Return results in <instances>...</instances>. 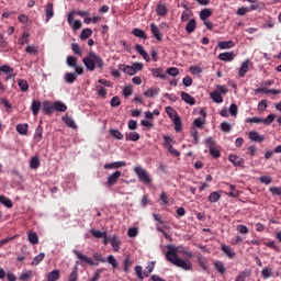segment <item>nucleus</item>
Instances as JSON below:
<instances>
[{
    "label": "nucleus",
    "mask_w": 281,
    "mask_h": 281,
    "mask_svg": "<svg viewBox=\"0 0 281 281\" xmlns=\"http://www.w3.org/2000/svg\"><path fill=\"white\" fill-rule=\"evenodd\" d=\"M210 16H212V9H203L200 12L201 21H207V19H210Z\"/></svg>",
    "instance_id": "nucleus-38"
},
{
    "label": "nucleus",
    "mask_w": 281,
    "mask_h": 281,
    "mask_svg": "<svg viewBox=\"0 0 281 281\" xmlns=\"http://www.w3.org/2000/svg\"><path fill=\"white\" fill-rule=\"evenodd\" d=\"M198 265L201 267L202 271H210L207 258H205L204 256H198Z\"/></svg>",
    "instance_id": "nucleus-16"
},
{
    "label": "nucleus",
    "mask_w": 281,
    "mask_h": 281,
    "mask_svg": "<svg viewBox=\"0 0 281 281\" xmlns=\"http://www.w3.org/2000/svg\"><path fill=\"white\" fill-rule=\"evenodd\" d=\"M58 280H60V270L56 269L50 271L47 274V281H58Z\"/></svg>",
    "instance_id": "nucleus-25"
},
{
    "label": "nucleus",
    "mask_w": 281,
    "mask_h": 281,
    "mask_svg": "<svg viewBox=\"0 0 281 281\" xmlns=\"http://www.w3.org/2000/svg\"><path fill=\"white\" fill-rule=\"evenodd\" d=\"M237 232L239 234H249V228L246 225L239 224L237 225Z\"/></svg>",
    "instance_id": "nucleus-62"
},
{
    "label": "nucleus",
    "mask_w": 281,
    "mask_h": 281,
    "mask_svg": "<svg viewBox=\"0 0 281 281\" xmlns=\"http://www.w3.org/2000/svg\"><path fill=\"white\" fill-rule=\"evenodd\" d=\"M157 16L166 18L168 16V4L166 2H158L156 5Z\"/></svg>",
    "instance_id": "nucleus-6"
},
{
    "label": "nucleus",
    "mask_w": 281,
    "mask_h": 281,
    "mask_svg": "<svg viewBox=\"0 0 281 281\" xmlns=\"http://www.w3.org/2000/svg\"><path fill=\"white\" fill-rule=\"evenodd\" d=\"M16 132L20 135H27V124H18L16 125Z\"/></svg>",
    "instance_id": "nucleus-44"
},
{
    "label": "nucleus",
    "mask_w": 281,
    "mask_h": 281,
    "mask_svg": "<svg viewBox=\"0 0 281 281\" xmlns=\"http://www.w3.org/2000/svg\"><path fill=\"white\" fill-rule=\"evenodd\" d=\"M78 78V75L76 72H67L65 75L66 82H69V85L76 82V79Z\"/></svg>",
    "instance_id": "nucleus-39"
},
{
    "label": "nucleus",
    "mask_w": 281,
    "mask_h": 281,
    "mask_svg": "<svg viewBox=\"0 0 281 281\" xmlns=\"http://www.w3.org/2000/svg\"><path fill=\"white\" fill-rule=\"evenodd\" d=\"M26 54H32L33 56H38V46L36 45H29L25 48Z\"/></svg>",
    "instance_id": "nucleus-40"
},
{
    "label": "nucleus",
    "mask_w": 281,
    "mask_h": 281,
    "mask_svg": "<svg viewBox=\"0 0 281 281\" xmlns=\"http://www.w3.org/2000/svg\"><path fill=\"white\" fill-rule=\"evenodd\" d=\"M91 34H93L91 29H83L80 34L81 41H87V38H90Z\"/></svg>",
    "instance_id": "nucleus-41"
},
{
    "label": "nucleus",
    "mask_w": 281,
    "mask_h": 281,
    "mask_svg": "<svg viewBox=\"0 0 281 281\" xmlns=\"http://www.w3.org/2000/svg\"><path fill=\"white\" fill-rule=\"evenodd\" d=\"M234 42L233 41H223V42H220L217 44V46L220 47V49H232V47H234Z\"/></svg>",
    "instance_id": "nucleus-37"
},
{
    "label": "nucleus",
    "mask_w": 281,
    "mask_h": 281,
    "mask_svg": "<svg viewBox=\"0 0 281 281\" xmlns=\"http://www.w3.org/2000/svg\"><path fill=\"white\" fill-rule=\"evenodd\" d=\"M165 74L166 75L168 74L169 76H172L173 78H177V76H179V68H177V67L168 68Z\"/></svg>",
    "instance_id": "nucleus-50"
},
{
    "label": "nucleus",
    "mask_w": 281,
    "mask_h": 281,
    "mask_svg": "<svg viewBox=\"0 0 281 281\" xmlns=\"http://www.w3.org/2000/svg\"><path fill=\"white\" fill-rule=\"evenodd\" d=\"M120 71H123L124 74H127V76H135V68L133 66H126L124 64L119 65Z\"/></svg>",
    "instance_id": "nucleus-21"
},
{
    "label": "nucleus",
    "mask_w": 281,
    "mask_h": 281,
    "mask_svg": "<svg viewBox=\"0 0 281 281\" xmlns=\"http://www.w3.org/2000/svg\"><path fill=\"white\" fill-rule=\"evenodd\" d=\"M67 65L68 67H77L78 66V59L74 56H68L67 57Z\"/></svg>",
    "instance_id": "nucleus-51"
},
{
    "label": "nucleus",
    "mask_w": 281,
    "mask_h": 281,
    "mask_svg": "<svg viewBox=\"0 0 281 281\" xmlns=\"http://www.w3.org/2000/svg\"><path fill=\"white\" fill-rule=\"evenodd\" d=\"M108 262L109 265H112L114 269H117V259H115V256H108Z\"/></svg>",
    "instance_id": "nucleus-59"
},
{
    "label": "nucleus",
    "mask_w": 281,
    "mask_h": 281,
    "mask_svg": "<svg viewBox=\"0 0 281 281\" xmlns=\"http://www.w3.org/2000/svg\"><path fill=\"white\" fill-rule=\"evenodd\" d=\"M221 249L231 260H234V258H236V252L232 249V247L222 244Z\"/></svg>",
    "instance_id": "nucleus-12"
},
{
    "label": "nucleus",
    "mask_w": 281,
    "mask_h": 281,
    "mask_svg": "<svg viewBox=\"0 0 281 281\" xmlns=\"http://www.w3.org/2000/svg\"><path fill=\"white\" fill-rule=\"evenodd\" d=\"M150 32L154 36V38H156V41H164V35L161 34V31L159 30V26H157V24L151 23L150 24Z\"/></svg>",
    "instance_id": "nucleus-7"
},
{
    "label": "nucleus",
    "mask_w": 281,
    "mask_h": 281,
    "mask_svg": "<svg viewBox=\"0 0 281 281\" xmlns=\"http://www.w3.org/2000/svg\"><path fill=\"white\" fill-rule=\"evenodd\" d=\"M82 63L88 71H95V67L100 71L104 69V59L93 50H90L88 56L83 57Z\"/></svg>",
    "instance_id": "nucleus-2"
},
{
    "label": "nucleus",
    "mask_w": 281,
    "mask_h": 281,
    "mask_svg": "<svg viewBox=\"0 0 281 281\" xmlns=\"http://www.w3.org/2000/svg\"><path fill=\"white\" fill-rule=\"evenodd\" d=\"M19 45H30V33H23L18 40Z\"/></svg>",
    "instance_id": "nucleus-36"
},
{
    "label": "nucleus",
    "mask_w": 281,
    "mask_h": 281,
    "mask_svg": "<svg viewBox=\"0 0 281 281\" xmlns=\"http://www.w3.org/2000/svg\"><path fill=\"white\" fill-rule=\"evenodd\" d=\"M221 131H223V133H232V124L227 122L221 123Z\"/></svg>",
    "instance_id": "nucleus-53"
},
{
    "label": "nucleus",
    "mask_w": 281,
    "mask_h": 281,
    "mask_svg": "<svg viewBox=\"0 0 281 281\" xmlns=\"http://www.w3.org/2000/svg\"><path fill=\"white\" fill-rule=\"evenodd\" d=\"M213 266L214 269L221 273V276H225V273H227V268H225V263H223V261H214Z\"/></svg>",
    "instance_id": "nucleus-18"
},
{
    "label": "nucleus",
    "mask_w": 281,
    "mask_h": 281,
    "mask_svg": "<svg viewBox=\"0 0 281 281\" xmlns=\"http://www.w3.org/2000/svg\"><path fill=\"white\" fill-rule=\"evenodd\" d=\"M74 254L81 262H86V265H90V267H98V261L93 260L91 257H87L78 250H74Z\"/></svg>",
    "instance_id": "nucleus-4"
},
{
    "label": "nucleus",
    "mask_w": 281,
    "mask_h": 281,
    "mask_svg": "<svg viewBox=\"0 0 281 281\" xmlns=\"http://www.w3.org/2000/svg\"><path fill=\"white\" fill-rule=\"evenodd\" d=\"M0 203H2L4 207H9V209L14 207V203L12 202V200H10V198L5 195H0Z\"/></svg>",
    "instance_id": "nucleus-32"
},
{
    "label": "nucleus",
    "mask_w": 281,
    "mask_h": 281,
    "mask_svg": "<svg viewBox=\"0 0 281 281\" xmlns=\"http://www.w3.org/2000/svg\"><path fill=\"white\" fill-rule=\"evenodd\" d=\"M249 65H251V60L249 59H246L240 68H239V71H238V76L239 78H245V76L247 75V72L249 71Z\"/></svg>",
    "instance_id": "nucleus-8"
},
{
    "label": "nucleus",
    "mask_w": 281,
    "mask_h": 281,
    "mask_svg": "<svg viewBox=\"0 0 281 281\" xmlns=\"http://www.w3.org/2000/svg\"><path fill=\"white\" fill-rule=\"evenodd\" d=\"M151 76L153 78H159L160 80H166V72L161 67L151 69Z\"/></svg>",
    "instance_id": "nucleus-13"
},
{
    "label": "nucleus",
    "mask_w": 281,
    "mask_h": 281,
    "mask_svg": "<svg viewBox=\"0 0 281 281\" xmlns=\"http://www.w3.org/2000/svg\"><path fill=\"white\" fill-rule=\"evenodd\" d=\"M160 91H161V89H159V88H150L144 92V95L146 98H155V95H159Z\"/></svg>",
    "instance_id": "nucleus-31"
},
{
    "label": "nucleus",
    "mask_w": 281,
    "mask_h": 281,
    "mask_svg": "<svg viewBox=\"0 0 281 281\" xmlns=\"http://www.w3.org/2000/svg\"><path fill=\"white\" fill-rule=\"evenodd\" d=\"M30 278H32V270H29L20 276V280L22 281H27Z\"/></svg>",
    "instance_id": "nucleus-63"
},
{
    "label": "nucleus",
    "mask_w": 281,
    "mask_h": 281,
    "mask_svg": "<svg viewBox=\"0 0 281 281\" xmlns=\"http://www.w3.org/2000/svg\"><path fill=\"white\" fill-rule=\"evenodd\" d=\"M19 88L21 89V91H27L30 89V85L27 83V81L25 79H20L18 81Z\"/></svg>",
    "instance_id": "nucleus-46"
},
{
    "label": "nucleus",
    "mask_w": 281,
    "mask_h": 281,
    "mask_svg": "<svg viewBox=\"0 0 281 281\" xmlns=\"http://www.w3.org/2000/svg\"><path fill=\"white\" fill-rule=\"evenodd\" d=\"M194 30H196V20L195 19H191L186 26V32L188 34H192L194 32Z\"/></svg>",
    "instance_id": "nucleus-28"
},
{
    "label": "nucleus",
    "mask_w": 281,
    "mask_h": 281,
    "mask_svg": "<svg viewBox=\"0 0 281 281\" xmlns=\"http://www.w3.org/2000/svg\"><path fill=\"white\" fill-rule=\"evenodd\" d=\"M63 122L68 125L69 128H78V125H76V121H74V117L69 115L63 116Z\"/></svg>",
    "instance_id": "nucleus-24"
},
{
    "label": "nucleus",
    "mask_w": 281,
    "mask_h": 281,
    "mask_svg": "<svg viewBox=\"0 0 281 281\" xmlns=\"http://www.w3.org/2000/svg\"><path fill=\"white\" fill-rule=\"evenodd\" d=\"M34 139H35V142H41V139H43V127L42 126H37V128L35 130Z\"/></svg>",
    "instance_id": "nucleus-45"
},
{
    "label": "nucleus",
    "mask_w": 281,
    "mask_h": 281,
    "mask_svg": "<svg viewBox=\"0 0 281 281\" xmlns=\"http://www.w3.org/2000/svg\"><path fill=\"white\" fill-rule=\"evenodd\" d=\"M209 153L211 156L214 157V159H218L221 157V150H218V148L216 147H211V149H209Z\"/></svg>",
    "instance_id": "nucleus-52"
},
{
    "label": "nucleus",
    "mask_w": 281,
    "mask_h": 281,
    "mask_svg": "<svg viewBox=\"0 0 281 281\" xmlns=\"http://www.w3.org/2000/svg\"><path fill=\"white\" fill-rule=\"evenodd\" d=\"M181 99L183 100V102H186L187 104H190V106H194V104H196V99H194V97H192L190 93L188 92H181Z\"/></svg>",
    "instance_id": "nucleus-11"
},
{
    "label": "nucleus",
    "mask_w": 281,
    "mask_h": 281,
    "mask_svg": "<svg viewBox=\"0 0 281 281\" xmlns=\"http://www.w3.org/2000/svg\"><path fill=\"white\" fill-rule=\"evenodd\" d=\"M135 272H136L137 278H139L140 280H144V278H146V276H144V270H143L142 266H136Z\"/></svg>",
    "instance_id": "nucleus-57"
},
{
    "label": "nucleus",
    "mask_w": 281,
    "mask_h": 281,
    "mask_svg": "<svg viewBox=\"0 0 281 281\" xmlns=\"http://www.w3.org/2000/svg\"><path fill=\"white\" fill-rule=\"evenodd\" d=\"M0 71L2 72V74H5V76H7V80H10V79H12V78H14V76H16L15 74H14V68H12V67H10V66H1L0 67Z\"/></svg>",
    "instance_id": "nucleus-9"
},
{
    "label": "nucleus",
    "mask_w": 281,
    "mask_h": 281,
    "mask_svg": "<svg viewBox=\"0 0 281 281\" xmlns=\"http://www.w3.org/2000/svg\"><path fill=\"white\" fill-rule=\"evenodd\" d=\"M269 104L267 100H262L258 104V111H267Z\"/></svg>",
    "instance_id": "nucleus-61"
},
{
    "label": "nucleus",
    "mask_w": 281,
    "mask_h": 281,
    "mask_svg": "<svg viewBox=\"0 0 281 281\" xmlns=\"http://www.w3.org/2000/svg\"><path fill=\"white\" fill-rule=\"evenodd\" d=\"M274 120H276V114H269L266 119H261V124H266V126H269L273 124Z\"/></svg>",
    "instance_id": "nucleus-42"
},
{
    "label": "nucleus",
    "mask_w": 281,
    "mask_h": 281,
    "mask_svg": "<svg viewBox=\"0 0 281 281\" xmlns=\"http://www.w3.org/2000/svg\"><path fill=\"white\" fill-rule=\"evenodd\" d=\"M132 34L136 36V38H142L143 41H148V35H146V32L142 29H133Z\"/></svg>",
    "instance_id": "nucleus-20"
},
{
    "label": "nucleus",
    "mask_w": 281,
    "mask_h": 281,
    "mask_svg": "<svg viewBox=\"0 0 281 281\" xmlns=\"http://www.w3.org/2000/svg\"><path fill=\"white\" fill-rule=\"evenodd\" d=\"M166 113H167V115H169L170 117H177V116H179V115L177 114V111H176L172 106H167V108H166Z\"/></svg>",
    "instance_id": "nucleus-60"
},
{
    "label": "nucleus",
    "mask_w": 281,
    "mask_h": 281,
    "mask_svg": "<svg viewBox=\"0 0 281 281\" xmlns=\"http://www.w3.org/2000/svg\"><path fill=\"white\" fill-rule=\"evenodd\" d=\"M205 146H206V148H209V150H210L211 148L216 147V140H214V138H212V137H207V138L205 139Z\"/></svg>",
    "instance_id": "nucleus-55"
},
{
    "label": "nucleus",
    "mask_w": 281,
    "mask_h": 281,
    "mask_svg": "<svg viewBox=\"0 0 281 281\" xmlns=\"http://www.w3.org/2000/svg\"><path fill=\"white\" fill-rule=\"evenodd\" d=\"M221 192L218 191H213L210 195H209V201L210 203H218V201H221Z\"/></svg>",
    "instance_id": "nucleus-34"
},
{
    "label": "nucleus",
    "mask_w": 281,
    "mask_h": 281,
    "mask_svg": "<svg viewBox=\"0 0 281 281\" xmlns=\"http://www.w3.org/2000/svg\"><path fill=\"white\" fill-rule=\"evenodd\" d=\"M261 276H262L263 280H268V278H271V276H273V270L271 268H265L261 271Z\"/></svg>",
    "instance_id": "nucleus-48"
},
{
    "label": "nucleus",
    "mask_w": 281,
    "mask_h": 281,
    "mask_svg": "<svg viewBox=\"0 0 281 281\" xmlns=\"http://www.w3.org/2000/svg\"><path fill=\"white\" fill-rule=\"evenodd\" d=\"M46 23H49V21H52V19L54 18V3L48 2L46 4Z\"/></svg>",
    "instance_id": "nucleus-17"
},
{
    "label": "nucleus",
    "mask_w": 281,
    "mask_h": 281,
    "mask_svg": "<svg viewBox=\"0 0 281 281\" xmlns=\"http://www.w3.org/2000/svg\"><path fill=\"white\" fill-rule=\"evenodd\" d=\"M249 276H251V270L245 269L241 272H239V274L236 277L235 281H245V280H247V278H249Z\"/></svg>",
    "instance_id": "nucleus-27"
},
{
    "label": "nucleus",
    "mask_w": 281,
    "mask_h": 281,
    "mask_svg": "<svg viewBox=\"0 0 281 281\" xmlns=\"http://www.w3.org/2000/svg\"><path fill=\"white\" fill-rule=\"evenodd\" d=\"M53 106L54 111H58L59 113H65V111H67V105L60 101H55Z\"/></svg>",
    "instance_id": "nucleus-29"
},
{
    "label": "nucleus",
    "mask_w": 281,
    "mask_h": 281,
    "mask_svg": "<svg viewBox=\"0 0 281 281\" xmlns=\"http://www.w3.org/2000/svg\"><path fill=\"white\" fill-rule=\"evenodd\" d=\"M270 192H271V194H274L276 196H281V188L280 187H271Z\"/></svg>",
    "instance_id": "nucleus-64"
},
{
    "label": "nucleus",
    "mask_w": 281,
    "mask_h": 281,
    "mask_svg": "<svg viewBox=\"0 0 281 281\" xmlns=\"http://www.w3.org/2000/svg\"><path fill=\"white\" fill-rule=\"evenodd\" d=\"M41 106H42L41 101L33 100V102L31 104V111L35 117H36V115H38V113H41Z\"/></svg>",
    "instance_id": "nucleus-23"
},
{
    "label": "nucleus",
    "mask_w": 281,
    "mask_h": 281,
    "mask_svg": "<svg viewBox=\"0 0 281 281\" xmlns=\"http://www.w3.org/2000/svg\"><path fill=\"white\" fill-rule=\"evenodd\" d=\"M30 168L32 170H38V168H41V159L38 158V156L31 158Z\"/></svg>",
    "instance_id": "nucleus-33"
},
{
    "label": "nucleus",
    "mask_w": 281,
    "mask_h": 281,
    "mask_svg": "<svg viewBox=\"0 0 281 281\" xmlns=\"http://www.w3.org/2000/svg\"><path fill=\"white\" fill-rule=\"evenodd\" d=\"M110 134L112 135V137H114V139H124V134H122V132H120L119 130H110Z\"/></svg>",
    "instance_id": "nucleus-47"
},
{
    "label": "nucleus",
    "mask_w": 281,
    "mask_h": 281,
    "mask_svg": "<svg viewBox=\"0 0 281 281\" xmlns=\"http://www.w3.org/2000/svg\"><path fill=\"white\" fill-rule=\"evenodd\" d=\"M228 111L233 117H236L238 115V105L236 103L231 104Z\"/></svg>",
    "instance_id": "nucleus-54"
},
{
    "label": "nucleus",
    "mask_w": 281,
    "mask_h": 281,
    "mask_svg": "<svg viewBox=\"0 0 281 281\" xmlns=\"http://www.w3.org/2000/svg\"><path fill=\"white\" fill-rule=\"evenodd\" d=\"M210 98L211 100H213V102H215L216 104H221L223 103V95H221V92L218 91H213L210 93Z\"/></svg>",
    "instance_id": "nucleus-26"
},
{
    "label": "nucleus",
    "mask_w": 281,
    "mask_h": 281,
    "mask_svg": "<svg viewBox=\"0 0 281 281\" xmlns=\"http://www.w3.org/2000/svg\"><path fill=\"white\" fill-rule=\"evenodd\" d=\"M228 161H231L235 168H245V159H243L240 156L232 154L228 156Z\"/></svg>",
    "instance_id": "nucleus-5"
},
{
    "label": "nucleus",
    "mask_w": 281,
    "mask_h": 281,
    "mask_svg": "<svg viewBox=\"0 0 281 281\" xmlns=\"http://www.w3.org/2000/svg\"><path fill=\"white\" fill-rule=\"evenodd\" d=\"M126 142H139V133L137 132H130L125 134Z\"/></svg>",
    "instance_id": "nucleus-30"
},
{
    "label": "nucleus",
    "mask_w": 281,
    "mask_h": 281,
    "mask_svg": "<svg viewBox=\"0 0 281 281\" xmlns=\"http://www.w3.org/2000/svg\"><path fill=\"white\" fill-rule=\"evenodd\" d=\"M235 57L236 55L234 54V52L221 53L218 55V59L223 60L224 63H232V60H234Z\"/></svg>",
    "instance_id": "nucleus-10"
},
{
    "label": "nucleus",
    "mask_w": 281,
    "mask_h": 281,
    "mask_svg": "<svg viewBox=\"0 0 281 281\" xmlns=\"http://www.w3.org/2000/svg\"><path fill=\"white\" fill-rule=\"evenodd\" d=\"M248 135H249V139H251V142H257L258 144H261V142H265V136L260 135L256 131L249 132Z\"/></svg>",
    "instance_id": "nucleus-19"
},
{
    "label": "nucleus",
    "mask_w": 281,
    "mask_h": 281,
    "mask_svg": "<svg viewBox=\"0 0 281 281\" xmlns=\"http://www.w3.org/2000/svg\"><path fill=\"white\" fill-rule=\"evenodd\" d=\"M71 50L74 52V54H77V56H82V49H80V45H78L77 43L71 44Z\"/></svg>",
    "instance_id": "nucleus-56"
},
{
    "label": "nucleus",
    "mask_w": 281,
    "mask_h": 281,
    "mask_svg": "<svg viewBox=\"0 0 281 281\" xmlns=\"http://www.w3.org/2000/svg\"><path fill=\"white\" fill-rule=\"evenodd\" d=\"M120 177H122V171H115L114 173L109 176L108 186H115V183H117V179H120Z\"/></svg>",
    "instance_id": "nucleus-22"
},
{
    "label": "nucleus",
    "mask_w": 281,
    "mask_h": 281,
    "mask_svg": "<svg viewBox=\"0 0 281 281\" xmlns=\"http://www.w3.org/2000/svg\"><path fill=\"white\" fill-rule=\"evenodd\" d=\"M110 244L112 246L113 251L117 252L120 251V247L122 246V239H120V237L114 235L111 237Z\"/></svg>",
    "instance_id": "nucleus-14"
},
{
    "label": "nucleus",
    "mask_w": 281,
    "mask_h": 281,
    "mask_svg": "<svg viewBox=\"0 0 281 281\" xmlns=\"http://www.w3.org/2000/svg\"><path fill=\"white\" fill-rule=\"evenodd\" d=\"M131 267H133V261H131L130 257H126L124 259V272L128 273V271H131Z\"/></svg>",
    "instance_id": "nucleus-49"
},
{
    "label": "nucleus",
    "mask_w": 281,
    "mask_h": 281,
    "mask_svg": "<svg viewBox=\"0 0 281 281\" xmlns=\"http://www.w3.org/2000/svg\"><path fill=\"white\" fill-rule=\"evenodd\" d=\"M42 260H45L44 252H40L37 256H35L31 262L33 267H38L41 265Z\"/></svg>",
    "instance_id": "nucleus-35"
},
{
    "label": "nucleus",
    "mask_w": 281,
    "mask_h": 281,
    "mask_svg": "<svg viewBox=\"0 0 281 281\" xmlns=\"http://www.w3.org/2000/svg\"><path fill=\"white\" fill-rule=\"evenodd\" d=\"M43 113L45 115H52V113H54V103H52V101L43 102Z\"/></svg>",
    "instance_id": "nucleus-15"
},
{
    "label": "nucleus",
    "mask_w": 281,
    "mask_h": 281,
    "mask_svg": "<svg viewBox=\"0 0 281 281\" xmlns=\"http://www.w3.org/2000/svg\"><path fill=\"white\" fill-rule=\"evenodd\" d=\"M168 249L169 250L166 252V259L168 262H171V265H175V267H179L184 271H192V262L190 260L179 258V255H177V248L168 246Z\"/></svg>",
    "instance_id": "nucleus-1"
},
{
    "label": "nucleus",
    "mask_w": 281,
    "mask_h": 281,
    "mask_svg": "<svg viewBox=\"0 0 281 281\" xmlns=\"http://www.w3.org/2000/svg\"><path fill=\"white\" fill-rule=\"evenodd\" d=\"M90 234H92L94 238H102L106 234V232L91 229Z\"/></svg>",
    "instance_id": "nucleus-58"
},
{
    "label": "nucleus",
    "mask_w": 281,
    "mask_h": 281,
    "mask_svg": "<svg viewBox=\"0 0 281 281\" xmlns=\"http://www.w3.org/2000/svg\"><path fill=\"white\" fill-rule=\"evenodd\" d=\"M135 175L138 177V181H142V183H145V186H150L153 183V178H150V173L146 171L142 166H136L134 168Z\"/></svg>",
    "instance_id": "nucleus-3"
},
{
    "label": "nucleus",
    "mask_w": 281,
    "mask_h": 281,
    "mask_svg": "<svg viewBox=\"0 0 281 281\" xmlns=\"http://www.w3.org/2000/svg\"><path fill=\"white\" fill-rule=\"evenodd\" d=\"M29 240L32 245H38V235L35 232H30Z\"/></svg>",
    "instance_id": "nucleus-43"
}]
</instances>
